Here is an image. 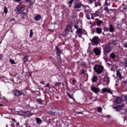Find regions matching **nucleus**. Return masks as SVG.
<instances>
[{
	"mask_svg": "<svg viewBox=\"0 0 127 127\" xmlns=\"http://www.w3.org/2000/svg\"><path fill=\"white\" fill-rule=\"evenodd\" d=\"M94 69L97 74H102L104 67L100 65L97 64L94 66Z\"/></svg>",
	"mask_w": 127,
	"mask_h": 127,
	"instance_id": "1",
	"label": "nucleus"
},
{
	"mask_svg": "<svg viewBox=\"0 0 127 127\" xmlns=\"http://www.w3.org/2000/svg\"><path fill=\"white\" fill-rule=\"evenodd\" d=\"M112 51V48L110 45L106 46L104 49V55H107L108 53H110Z\"/></svg>",
	"mask_w": 127,
	"mask_h": 127,
	"instance_id": "2",
	"label": "nucleus"
},
{
	"mask_svg": "<svg viewBox=\"0 0 127 127\" xmlns=\"http://www.w3.org/2000/svg\"><path fill=\"white\" fill-rule=\"evenodd\" d=\"M84 32V30H83L82 28H78L76 31V33L79 37H82V35L83 34V33Z\"/></svg>",
	"mask_w": 127,
	"mask_h": 127,
	"instance_id": "3",
	"label": "nucleus"
},
{
	"mask_svg": "<svg viewBox=\"0 0 127 127\" xmlns=\"http://www.w3.org/2000/svg\"><path fill=\"white\" fill-rule=\"evenodd\" d=\"M75 5L74 6V8H80L82 6V3L78 1H74Z\"/></svg>",
	"mask_w": 127,
	"mask_h": 127,
	"instance_id": "4",
	"label": "nucleus"
},
{
	"mask_svg": "<svg viewBox=\"0 0 127 127\" xmlns=\"http://www.w3.org/2000/svg\"><path fill=\"white\" fill-rule=\"evenodd\" d=\"M14 95H15L16 96L18 97V96H21V95H23V92H22V91H19L18 90H15L14 91Z\"/></svg>",
	"mask_w": 127,
	"mask_h": 127,
	"instance_id": "5",
	"label": "nucleus"
},
{
	"mask_svg": "<svg viewBox=\"0 0 127 127\" xmlns=\"http://www.w3.org/2000/svg\"><path fill=\"white\" fill-rule=\"evenodd\" d=\"M106 92L109 93V94H113V92H112V91L110 89H108L106 88H104L103 89H102V94H104V93H106Z\"/></svg>",
	"mask_w": 127,
	"mask_h": 127,
	"instance_id": "6",
	"label": "nucleus"
},
{
	"mask_svg": "<svg viewBox=\"0 0 127 127\" xmlns=\"http://www.w3.org/2000/svg\"><path fill=\"white\" fill-rule=\"evenodd\" d=\"M123 102H124V99L122 97H119L116 99L115 103L116 104H121Z\"/></svg>",
	"mask_w": 127,
	"mask_h": 127,
	"instance_id": "7",
	"label": "nucleus"
},
{
	"mask_svg": "<svg viewBox=\"0 0 127 127\" xmlns=\"http://www.w3.org/2000/svg\"><path fill=\"white\" fill-rule=\"evenodd\" d=\"M93 51L95 55H96L97 56H99V55L101 54V51L98 48L94 49L93 50Z\"/></svg>",
	"mask_w": 127,
	"mask_h": 127,
	"instance_id": "8",
	"label": "nucleus"
},
{
	"mask_svg": "<svg viewBox=\"0 0 127 127\" xmlns=\"http://www.w3.org/2000/svg\"><path fill=\"white\" fill-rule=\"evenodd\" d=\"M124 107H125V105L122 104V105L114 107V109H115V110H116V111H121V110H123V108H124Z\"/></svg>",
	"mask_w": 127,
	"mask_h": 127,
	"instance_id": "9",
	"label": "nucleus"
},
{
	"mask_svg": "<svg viewBox=\"0 0 127 127\" xmlns=\"http://www.w3.org/2000/svg\"><path fill=\"white\" fill-rule=\"evenodd\" d=\"M91 90L93 93H95V94H98L99 91H100V88H97L96 87H92L91 88Z\"/></svg>",
	"mask_w": 127,
	"mask_h": 127,
	"instance_id": "10",
	"label": "nucleus"
},
{
	"mask_svg": "<svg viewBox=\"0 0 127 127\" xmlns=\"http://www.w3.org/2000/svg\"><path fill=\"white\" fill-rule=\"evenodd\" d=\"M92 42L94 44H98V43H99V39H98V37H94L92 39Z\"/></svg>",
	"mask_w": 127,
	"mask_h": 127,
	"instance_id": "11",
	"label": "nucleus"
},
{
	"mask_svg": "<svg viewBox=\"0 0 127 127\" xmlns=\"http://www.w3.org/2000/svg\"><path fill=\"white\" fill-rule=\"evenodd\" d=\"M116 75L117 77H119V78H120V80H122L123 77L122 76V73H121L120 69H118L117 70Z\"/></svg>",
	"mask_w": 127,
	"mask_h": 127,
	"instance_id": "12",
	"label": "nucleus"
},
{
	"mask_svg": "<svg viewBox=\"0 0 127 127\" xmlns=\"http://www.w3.org/2000/svg\"><path fill=\"white\" fill-rule=\"evenodd\" d=\"M56 49L57 50V55H58L59 56H60V53H61L62 52V51H61V50H60V48L58 46H57L56 47Z\"/></svg>",
	"mask_w": 127,
	"mask_h": 127,
	"instance_id": "13",
	"label": "nucleus"
},
{
	"mask_svg": "<svg viewBox=\"0 0 127 127\" xmlns=\"http://www.w3.org/2000/svg\"><path fill=\"white\" fill-rule=\"evenodd\" d=\"M109 25V31L110 32H114V31H115V28H114V26L111 24H110Z\"/></svg>",
	"mask_w": 127,
	"mask_h": 127,
	"instance_id": "14",
	"label": "nucleus"
},
{
	"mask_svg": "<svg viewBox=\"0 0 127 127\" xmlns=\"http://www.w3.org/2000/svg\"><path fill=\"white\" fill-rule=\"evenodd\" d=\"M109 58L110 59H115L116 58V54L114 53H112L110 55H109Z\"/></svg>",
	"mask_w": 127,
	"mask_h": 127,
	"instance_id": "15",
	"label": "nucleus"
},
{
	"mask_svg": "<svg viewBox=\"0 0 127 127\" xmlns=\"http://www.w3.org/2000/svg\"><path fill=\"white\" fill-rule=\"evenodd\" d=\"M48 113L49 115H51V116H57V114H56V113H57V111L53 112L49 111Z\"/></svg>",
	"mask_w": 127,
	"mask_h": 127,
	"instance_id": "16",
	"label": "nucleus"
},
{
	"mask_svg": "<svg viewBox=\"0 0 127 127\" xmlns=\"http://www.w3.org/2000/svg\"><path fill=\"white\" fill-rule=\"evenodd\" d=\"M35 120H36V123L38 125H40V124H41V123H42V120H41V119H40V118H36Z\"/></svg>",
	"mask_w": 127,
	"mask_h": 127,
	"instance_id": "17",
	"label": "nucleus"
},
{
	"mask_svg": "<svg viewBox=\"0 0 127 127\" xmlns=\"http://www.w3.org/2000/svg\"><path fill=\"white\" fill-rule=\"evenodd\" d=\"M56 112H57V113H56L57 115H59V116H61V115H62V110L61 109H57Z\"/></svg>",
	"mask_w": 127,
	"mask_h": 127,
	"instance_id": "18",
	"label": "nucleus"
},
{
	"mask_svg": "<svg viewBox=\"0 0 127 127\" xmlns=\"http://www.w3.org/2000/svg\"><path fill=\"white\" fill-rule=\"evenodd\" d=\"M24 111H17V115H18V116H24Z\"/></svg>",
	"mask_w": 127,
	"mask_h": 127,
	"instance_id": "19",
	"label": "nucleus"
},
{
	"mask_svg": "<svg viewBox=\"0 0 127 127\" xmlns=\"http://www.w3.org/2000/svg\"><path fill=\"white\" fill-rule=\"evenodd\" d=\"M16 9H17V13H18V14H20V12H21V9L20 7L18 6V7H16Z\"/></svg>",
	"mask_w": 127,
	"mask_h": 127,
	"instance_id": "20",
	"label": "nucleus"
},
{
	"mask_svg": "<svg viewBox=\"0 0 127 127\" xmlns=\"http://www.w3.org/2000/svg\"><path fill=\"white\" fill-rule=\"evenodd\" d=\"M40 18H41V16H40V15H38L37 16L34 17V19L35 20H36V21L40 20Z\"/></svg>",
	"mask_w": 127,
	"mask_h": 127,
	"instance_id": "21",
	"label": "nucleus"
},
{
	"mask_svg": "<svg viewBox=\"0 0 127 127\" xmlns=\"http://www.w3.org/2000/svg\"><path fill=\"white\" fill-rule=\"evenodd\" d=\"M96 31L97 33H98V34H101V33H102V29L100 28H97L96 29Z\"/></svg>",
	"mask_w": 127,
	"mask_h": 127,
	"instance_id": "22",
	"label": "nucleus"
},
{
	"mask_svg": "<svg viewBox=\"0 0 127 127\" xmlns=\"http://www.w3.org/2000/svg\"><path fill=\"white\" fill-rule=\"evenodd\" d=\"M21 14V16L23 19H24V18H25V17H26V13H25V12H23Z\"/></svg>",
	"mask_w": 127,
	"mask_h": 127,
	"instance_id": "23",
	"label": "nucleus"
},
{
	"mask_svg": "<svg viewBox=\"0 0 127 127\" xmlns=\"http://www.w3.org/2000/svg\"><path fill=\"white\" fill-rule=\"evenodd\" d=\"M98 80V77L94 76L93 78H92V82H96V81H97Z\"/></svg>",
	"mask_w": 127,
	"mask_h": 127,
	"instance_id": "24",
	"label": "nucleus"
},
{
	"mask_svg": "<svg viewBox=\"0 0 127 127\" xmlns=\"http://www.w3.org/2000/svg\"><path fill=\"white\" fill-rule=\"evenodd\" d=\"M23 61L24 62H27L28 61V57H27V56H26L24 57V59H23Z\"/></svg>",
	"mask_w": 127,
	"mask_h": 127,
	"instance_id": "25",
	"label": "nucleus"
},
{
	"mask_svg": "<svg viewBox=\"0 0 127 127\" xmlns=\"http://www.w3.org/2000/svg\"><path fill=\"white\" fill-rule=\"evenodd\" d=\"M24 116H30L31 112L30 111H24Z\"/></svg>",
	"mask_w": 127,
	"mask_h": 127,
	"instance_id": "26",
	"label": "nucleus"
},
{
	"mask_svg": "<svg viewBox=\"0 0 127 127\" xmlns=\"http://www.w3.org/2000/svg\"><path fill=\"white\" fill-rule=\"evenodd\" d=\"M32 35H33V30L32 29H31L30 34H29L30 38H32Z\"/></svg>",
	"mask_w": 127,
	"mask_h": 127,
	"instance_id": "27",
	"label": "nucleus"
},
{
	"mask_svg": "<svg viewBox=\"0 0 127 127\" xmlns=\"http://www.w3.org/2000/svg\"><path fill=\"white\" fill-rule=\"evenodd\" d=\"M73 1H74V0H70V1H68L69 4V7H71L72 6V3H73Z\"/></svg>",
	"mask_w": 127,
	"mask_h": 127,
	"instance_id": "28",
	"label": "nucleus"
},
{
	"mask_svg": "<svg viewBox=\"0 0 127 127\" xmlns=\"http://www.w3.org/2000/svg\"><path fill=\"white\" fill-rule=\"evenodd\" d=\"M37 101L38 103H39V104H40V105H42V103H43V101H42L41 99H38Z\"/></svg>",
	"mask_w": 127,
	"mask_h": 127,
	"instance_id": "29",
	"label": "nucleus"
},
{
	"mask_svg": "<svg viewBox=\"0 0 127 127\" xmlns=\"http://www.w3.org/2000/svg\"><path fill=\"white\" fill-rule=\"evenodd\" d=\"M102 107H98L97 112L98 113H102Z\"/></svg>",
	"mask_w": 127,
	"mask_h": 127,
	"instance_id": "30",
	"label": "nucleus"
},
{
	"mask_svg": "<svg viewBox=\"0 0 127 127\" xmlns=\"http://www.w3.org/2000/svg\"><path fill=\"white\" fill-rule=\"evenodd\" d=\"M9 62L11 63V64H15V62L13 61V60H9Z\"/></svg>",
	"mask_w": 127,
	"mask_h": 127,
	"instance_id": "31",
	"label": "nucleus"
},
{
	"mask_svg": "<svg viewBox=\"0 0 127 127\" xmlns=\"http://www.w3.org/2000/svg\"><path fill=\"white\" fill-rule=\"evenodd\" d=\"M4 13H7V8L6 6L4 7Z\"/></svg>",
	"mask_w": 127,
	"mask_h": 127,
	"instance_id": "32",
	"label": "nucleus"
},
{
	"mask_svg": "<svg viewBox=\"0 0 127 127\" xmlns=\"http://www.w3.org/2000/svg\"><path fill=\"white\" fill-rule=\"evenodd\" d=\"M103 23V21H98L97 22V25H101Z\"/></svg>",
	"mask_w": 127,
	"mask_h": 127,
	"instance_id": "33",
	"label": "nucleus"
},
{
	"mask_svg": "<svg viewBox=\"0 0 127 127\" xmlns=\"http://www.w3.org/2000/svg\"><path fill=\"white\" fill-rule=\"evenodd\" d=\"M91 14L93 15L94 17H96V16H99V15L97 13H94Z\"/></svg>",
	"mask_w": 127,
	"mask_h": 127,
	"instance_id": "34",
	"label": "nucleus"
},
{
	"mask_svg": "<svg viewBox=\"0 0 127 127\" xmlns=\"http://www.w3.org/2000/svg\"><path fill=\"white\" fill-rule=\"evenodd\" d=\"M98 5H101V3L100 2H95V6H98Z\"/></svg>",
	"mask_w": 127,
	"mask_h": 127,
	"instance_id": "35",
	"label": "nucleus"
},
{
	"mask_svg": "<svg viewBox=\"0 0 127 127\" xmlns=\"http://www.w3.org/2000/svg\"><path fill=\"white\" fill-rule=\"evenodd\" d=\"M104 81L105 82H109L110 81V79H109V78H108V77H105L104 78Z\"/></svg>",
	"mask_w": 127,
	"mask_h": 127,
	"instance_id": "36",
	"label": "nucleus"
},
{
	"mask_svg": "<svg viewBox=\"0 0 127 127\" xmlns=\"http://www.w3.org/2000/svg\"><path fill=\"white\" fill-rule=\"evenodd\" d=\"M74 28H75V29H77H77H79V28H79V26H78L77 25H74Z\"/></svg>",
	"mask_w": 127,
	"mask_h": 127,
	"instance_id": "37",
	"label": "nucleus"
},
{
	"mask_svg": "<svg viewBox=\"0 0 127 127\" xmlns=\"http://www.w3.org/2000/svg\"><path fill=\"white\" fill-rule=\"evenodd\" d=\"M19 7H20L21 9H22V8H25V5L23 4V5H21V6H19Z\"/></svg>",
	"mask_w": 127,
	"mask_h": 127,
	"instance_id": "38",
	"label": "nucleus"
},
{
	"mask_svg": "<svg viewBox=\"0 0 127 127\" xmlns=\"http://www.w3.org/2000/svg\"><path fill=\"white\" fill-rule=\"evenodd\" d=\"M104 10H105V11H106V12H109V8H108L107 7H105Z\"/></svg>",
	"mask_w": 127,
	"mask_h": 127,
	"instance_id": "39",
	"label": "nucleus"
},
{
	"mask_svg": "<svg viewBox=\"0 0 127 127\" xmlns=\"http://www.w3.org/2000/svg\"><path fill=\"white\" fill-rule=\"evenodd\" d=\"M104 59L105 60L106 62H108V57H104Z\"/></svg>",
	"mask_w": 127,
	"mask_h": 127,
	"instance_id": "40",
	"label": "nucleus"
},
{
	"mask_svg": "<svg viewBox=\"0 0 127 127\" xmlns=\"http://www.w3.org/2000/svg\"><path fill=\"white\" fill-rule=\"evenodd\" d=\"M59 85H61V82H57L55 84L56 87H57V86H59Z\"/></svg>",
	"mask_w": 127,
	"mask_h": 127,
	"instance_id": "41",
	"label": "nucleus"
},
{
	"mask_svg": "<svg viewBox=\"0 0 127 127\" xmlns=\"http://www.w3.org/2000/svg\"><path fill=\"white\" fill-rule=\"evenodd\" d=\"M121 8H124V10H125V9H126V7H127V6L123 5V6H121Z\"/></svg>",
	"mask_w": 127,
	"mask_h": 127,
	"instance_id": "42",
	"label": "nucleus"
},
{
	"mask_svg": "<svg viewBox=\"0 0 127 127\" xmlns=\"http://www.w3.org/2000/svg\"><path fill=\"white\" fill-rule=\"evenodd\" d=\"M113 44H114V45H115V46H117V43H116V41H113L112 42Z\"/></svg>",
	"mask_w": 127,
	"mask_h": 127,
	"instance_id": "43",
	"label": "nucleus"
},
{
	"mask_svg": "<svg viewBox=\"0 0 127 127\" xmlns=\"http://www.w3.org/2000/svg\"><path fill=\"white\" fill-rule=\"evenodd\" d=\"M32 5H33V3L31 2H30V3L29 4V6L30 7H31V6H32Z\"/></svg>",
	"mask_w": 127,
	"mask_h": 127,
	"instance_id": "44",
	"label": "nucleus"
},
{
	"mask_svg": "<svg viewBox=\"0 0 127 127\" xmlns=\"http://www.w3.org/2000/svg\"><path fill=\"white\" fill-rule=\"evenodd\" d=\"M67 96L69 97V98H70V99H72V95H71V94H70V93H68Z\"/></svg>",
	"mask_w": 127,
	"mask_h": 127,
	"instance_id": "45",
	"label": "nucleus"
},
{
	"mask_svg": "<svg viewBox=\"0 0 127 127\" xmlns=\"http://www.w3.org/2000/svg\"><path fill=\"white\" fill-rule=\"evenodd\" d=\"M84 73H85V70H81L80 71V75H82V74H84Z\"/></svg>",
	"mask_w": 127,
	"mask_h": 127,
	"instance_id": "46",
	"label": "nucleus"
},
{
	"mask_svg": "<svg viewBox=\"0 0 127 127\" xmlns=\"http://www.w3.org/2000/svg\"><path fill=\"white\" fill-rule=\"evenodd\" d=\"M86 17L88 19H91V18H90V15H89L87 14V15H86Z\"/></svg>",
	"mask_w": 127,
	"mask_h": 127,
	"instance_id": "47",
	"label": "nucleus"
},
{
	"mask_svg": "<svg viewBox=\"0 0 127 127\" xmlns=\"http://www.w3.org/2000/svg\"><path fill=\"white\" fill-rule=\"evenodd\" d=\"M65 31L66 32H69V28L68 27V26L66 27V28L65 29Z\"/></svg>",
	"mask_w": 127,
	"mask_h": 127,
	"instance_id": "48",
	"label": "nucleus"
},
{
	"mask_svg": "<svg viewBox=\"0 0 127 127\" xmlns=\"http://www.w3.org/2000/svg\"><path fill=\"white\" fill-rule=\"evenodd\" d=\"M105 5H110V4H109V3L107 2V1H105Z\"/></svg>",
	"mask_w": 127,
	"mask_h": 127,
	"instance_id": "49",
	"label": "nucleus"
},
{
	"mask_svg": "<svg viewBox=\"0 0 127 127\" xmlns=\"http://www.w3.org/2000/svg\"><path fill=\"white\" fill-rule=\"evenodd\" d=\"M40 84H42L43 85H45V82H44V81H41Z\"/></svg>",
	"mask_w": 127,
	"mask_h": 127,
	"instance_id": "50",
	"label": "nucleus"
},
{
	"mask_svg": "<svg viewBox=\"0 0 127 127\" xmlns=\"http://www.w3.org/2000/svg\"><path fill=\"white\" fill-rule=\"evenodd\" d=\"M124 47H125V48H127V43H125L124 45Z\"/></svg>",
	"mask_w": 127,
	"mask_h": 127,
	"instance_id": "51",
	"label": "nucleus"
},
{
	"mask_svg": "<svg viewBox=\"0 0 127 127\" xmlns=\"http://www.w3.org/2000/svg\"><path fill=\"white\" fill-rule=\"evenodd\" d=\"M125 65H126V67H127V60L125 61Z\"/></svg>",
	"mask_w": 127,
	"mask_h": 127,
	"instance_id": "52",
	"label": "nucleus"
},
{
	"mask_svg": "<svg viewBox=\"0 0 127 127\" xmlns=\"http://www.w3.org/2000/svg\"><path fill=\"white\" fill-rule=\"evenodd\" d=\"M13 1H16V2H19L20 0H13Z\"/></svg>",
	"mask_w": 127,
	"mask_h": 127,
	"instance_id": "53",
	"label": "nucleus"
},
{
	"mask_svg": "<svg viewBox=\"0 0 127 127\" xmlns=\"http://www.w3.org/2000/svg\"><path fill=\"white\" fill-rule=\"evenodd\" d=\"M93 1L92 0H90L89 1V3H90V4L93 3Z\"/></svg>",
	"mask_w": 127,
	"mask_h": 127,
	"instance_id": "54",
	"label": "nucleus"
},
{
	"mask_svg": "<svg viewBox=\"0 0 127 127\" xmlns=\"http://www.w3.org/2000/svg\"><path fill=\"white\" fill-rule=\"evenodd\" d=\"M46 87H48V88H50V86H49V83L47 84Z\"/></svg>",
	"mask_w": 127,
	"mask_h": 127,
	"instance_id": "55",
	"label": "nucleus"
},
{
	"mask_svg": "<svg viewBox=\"0 0 127 127\" xmlns=\"http://www.w3.org/2000/svg\"><path fill=\"white\" fill-rule=\"evenodd\" d=\"M125 101H126V104H127V96L125 97Z\"/></svg>",
	"mask_w": 127,
	"mask_h": 127,
	"instance_id": "56",
	"label": "nucleus"
},
{
	"mask_svg": "<svg viewBox=\"0 0 127 127\" xmlns=\"http://www.w3.org/2000/svg\"><path fill=\"white\" fill-rule=\"evenodd\" d=\"M2 59V55H0V60H1Z\"/></svg>",
	"mask_w": 127,
	"mask_h": 127,
	"instance_id": "57",
	"label": "nucleus"
},
{
	"mask_svg": "<svg viewBox=\"0 0 127 127\" xmlns=\"http://www.w3.org/2000/svg\"><path fill=\"white\" fill-rule=\"evenodd\" d=\"M91 19H94V18L95 17L92 14H91Z\"/></svg>",
	"mask_w": 127,
	"mask_h": 127,
	"instance_id": "58",
	"label": "nucleus"
},
{
	"mask_svg": "<svg viewBox=\"0 0 127 127\" xmlns=\"http://www.w3.org/2000/svg\"><path fill=\"white\" fill-rule=\"evenodd\" d=\"M83 66H84L85 67H86V66H87V64H86V63H83L82 64Z\"/></svg>",
	"mask_w": 127,
	"mask_h": 127,
	"instance_id": "59",
	"label": "nucleus"
},
{
	"mask_svg": "<svg viewBox=\"0 0 127 127\" xmlns=\"http://www.w3.org/2000/svg\"><path fill=\"white\" fill-rule=\"evenodd\" d=\"M10 20V21H11V20H12L13 21H14V20H15V19L12 18V19H11Z\"/></svg>",
	"mask_w": 127,
	"mask_h": 127,
	"instance_id": "60",
	"label": "nucleus"
},
{
	"mask_svg": "<svg viewBox=\"0 0 127 127\" xmlns=\"http://www.w3.org/2000/svg\"><path fill=\"white\" fill-rule=\"evenodd\" d=\"M26 1H29V2H31V0H25Z\"/></svg>",
	"mask_w": 127,
	"mask_h": 127,
	"instance_id": "61",
	"label": "nucleus"
},
{
	"mask_svg": "<svg viewBox=\"0 0 127 127\" xmlns=\"http://www.w3.org/2000/svg\"><path fill=\"white\" fill-rule=\"evenodd\" d=\"M73 83H76V80H72Z\"/></svg>",
	"mask_w": 127,
	"mask_h": 127,
	"instance_id": "62",
	"label": "nucleus"
},
{
	"mask_svg": "<svg viewBox=\"0 0 127 127\" xmlns=\"http://www.w3.org/2000/svg\"><path fill=\"white\" fill-rule=\"evenodd\" d=\"M12 120L13 121H14L15 123L16 121H15V119H12Z\"/></svg>",
	"mask_w": 127,
	"mask_h": 127,
	"instance_id": "63",
	"label": "nucleus"
},
{
	"mask_svg": "<svg viewBox=\"0 0 127 127\" xmlns=\"http://www.w3.org/2000/svg\"><path fill=\"white\" fill-rule=\"evenodd\" d=\"M78 114H83L82 112H78Z\"/></svg>",
	"mask_w": 127,
	"mask_h": 127,
	"instance_id": "64",
	"label": "nucleus"
}]
</instances>
